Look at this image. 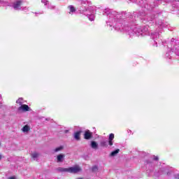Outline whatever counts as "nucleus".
Returning a JSON list of instances; mask_svg holds the SVG:
<instances>
[{"mask_svg":"<svg viewBox=\"0 0 179 179\" xmlns=\"http://www.w3.org/2000/svg\"><path fill=\"white\" fill-rule=\"evenodd\" d=\"M154 160L157 162V160H159V157L154 156Z\"/></svg>","mask_w":179,"mask_h":179,"instance_id":"nucleus-30","label":"nucleus"},{"mask_svg":"<svg viewBox=\"0 0 179 179\" xmlns=\"http://www.w3.org/2000/svg\"><path fill=\"white\" fill-rule=\"evenodd\" d=\"M69 8L70 12L73 13V12L76 11V9H75V7H73V6H69Z\"/></svg>","mask_w":179,"mask_h":179,"instance_id":"nucleus-25","label":"nucleus"},{"mask_svg":"<svg viewBox=\"0 0 179 179\" xmlns=\"http://www.w3.org/2000/svg\"><path fill=\"white\" fill-rule=\"evenodd\" d=\"M122 29L127 31V30H129V27H128L127 29L124 27V28H123Z\"/></svg>","mask_w":179,"mask_h":179,"instance_id":"nucleus-34","label":"nucleus"},{"mask_svg":"<svg viewBox=\"0 0 179 179\" xmlns=\"http://www.w3.org/2000/svg\"><path fill=\"white\" fill-rule=\"evenodd\" d=\"M118 153H120V149H117V150L113 151L110 154V157H114V156H115L116 155H118Z\"/></svg>","mask_w":179,"mask_h":179,"instance_id":"nucleus-18","label":"nucleus"},{"mask_svg":"<svg viewBox=\"0 0 179 179\" xmlns=\"http://www.w3.org/2000/svg\"><path fill=\"white\" fill-rule=\"evenodd\" d=\"M57 170L61 173H70L71 174H76L80 171H82V169H80V166L78 165L70 167V168L59 167Z\"/></svg>","mask_w":179,"mask_h":179,"instance_id":"nucleus-1","label":"nucleus"},{"mask_svg":"<svg viewBox=\"0 0 179 179\" xmlns=\"http://www.w3.org/2000/svg\"><path fill=\"white\" fill-rule=\"evenodd\" d=\"M150 6L151 7V9H153V8H155V6H156V4L150 5Z\"/></svg>","mask_w":179,"mask_h":179,"instance_id":"nucleus-32","label":"nucleus"},{"mask_svg":"<svg viewBox=\"0 0 179 179\" xmlns=\"http://www.w3.org/2000/svg\"><path fill=\"white\" fill-rule=\"evenodd\" d=\"M156 17V15L154 13L151 14L145 15L144 13H140V19L143 23H148L149 22H153L155 18Z\"/></svg>","mask_w":179,"mask_h":179,"instance_id":"nucleus-3","label":"nucleus"},{"mask_svg":"<svg viewBox=\"0 0 179 179\" xmlns=\"http://www.w3.org/2000/svg\"><path fill=\"white\" fill-rule=\"evenodd\" d=\"M38 156H40V154H38V152H34L31 154V157L32 159H34V160H36V159H37Z\"/></svg>","mask_w":179,"mask_h":179,"instance_id":"nucleus-21","label":"nucleus"},{"mask_svg":"<svg viewBox=\"0 0 179 179\" xmlns=\"http://www.w3.org/2000/svg\"><path fill=\"white\" fill-rule=\"evenodd\" d=\"M131 2H136V3H138V5H140L142 8H145V9H148V10H150V8L149 7V5L146 3V1L144 0H130Z\"/></svg>","mask_w":179,"mask_h":179,"instance_id":"nucleus-6","label":"nucleus"},{"mask_svg":"<svg viewBox=\"0 0 179 179\" xmlns=\"http://www.w3.org/2000/svg\"><path fill=\"white\" fill-rule=\"evenodd\" d=\"M18 111H23L24 113H26V111H31V109L27 105L23 104L18 108Z\"/></svg>","mask_w":179,"mask_h":179,"instance_id":"nucleus-9","label":"nucleus"},{"mask_svg":"<svg viewBox=\"0 0 179 179\" xmlns=\"http://www.w3.org/2000/svg\"><path fill=\"white\" fill-rule=\"evenodd\" d=\"M23 98H19L17 101L16 103L17 104H20V106H22V104H23Z\"/></svg>","mask_w":179,"mask_h":179,"instance_id":"nucleus-24","label":"nucleus"},{"mask_svg":"<svg viewBox=\"0 0 179 179\" xmlns=\"http://www.w3.org/2000/svg\"><path fill=\"white\" fill-rule=\"evenodd\" d=\"M0 4L2 5V6H9V3L6 1H3L2 0H0Z\"/></svg>","mask_w":179,"mask_h":179,"instance_id":"nucleus-23","label":"nucleus"},{"mask_svg":"<svg viewBox=\"0 0 179 179\" xmlns=\"http://www.w3.org/2000/svg\"><path fill=\"white\" fill-rule=\"evenodd\" d=\"M134 33H136V31L138 32V34H143L142 33H146L149 31V26H145L144 28H136L134 29Z\"/></svg>","mask_w":179,"mask_h":179,"instance_id":"nucleus-7","label":"nucleus"},{"mask_svg":"<svg viewBox=\"0 0 179 179\" xmlns=\"http://www.w3.org/2000/svg\"><path fill=\"white\" fill-rule=\"evenodd\" d=\"M98 147H99V144H97L96 141L91 142V148H92V149H97Z\"/></svg>","mask_w":179,"mask_h":179,"instance_id":"nucleus-19","label":"nucleus"},{"mask_svg":"<svg viewBox=\"0 0 179 179\" xmlns=\"http://www.w3.org/2000/svg\"><path fill=\"white\" fill-rule=\"evenodd\" d=\"M2 159V155H0V160Z\"/></svg>","mask_w":179,"mask_h":179,"instance_id":"nucleus-38","label":"nucleus"},{"mask_svg":"<svg viewBox=\"0 0 179 179\" xmlns=\"http://www.w3.org/2000/svg\"><path fill=\"white\" fill-rule=\"evenodd\" d=\"M103 12V15H106V16H109V17H110V22H113V19H114V22H117V19L120 17V14H117V12L113 11L110 8H106Z\"/></svg>","mask_w":179,"mask_h":179,"instance_id":"nucleus-2","label":"nucleus"},{"mask_svg":"<svg viewBox=\"0 0 179 179\" xmlns=\"http://www.w3.org/2000/svg\"><path fill=\"white\" fill-rule=\"evenodd\" d=\"M178 179H179V178Z\"/></svg>","mask_w":179,"mask_h":179,"instance_id":"nucleus-41","label":"nucleus"},{"mask_svg":"<svg viewBox=\"0 0 179 179\" xmlns=\"http://www.w3.org/2000/svg\"><path fill=\"white\" fill-rule=\"evenodd\" d=\"M8 179H16V178H15V176H12V177H10Z\"/></svg>","mask_w":179,"mask_h":179,"instance_id":"nucleus-35","label":"nucleus"},{"mask_svg":"<svg viewBox=\"0 0 179 179\" xmlns=\"http://www.w3.org/2000/svg\"><path fill=\"white\" fill-rule=\"evenodd\" d=\"M62 149H64V147H63V146H59V147L56 148L55 149V152H59V151L62 150Z\"/></svg>","mask_w":179,"mask_h":179,"instance_id":"nucleus-26","label":"nucleus"},{"mask_svg":"<svg viewBox=\"0 0 179 179\" xmlns=\"http://www.w3.org/2000/svg\"><path fill=\"white\" fill-rule=\"evenodd\" d=\"M54 8H55V7H54V6H48V8H49V9H54Z\"/></svg>","mask_w":179,"mask_h":179,"instance_id":"nucleus-33","label":"nucleus"},{"mask_svg":"<svg viewBox=\"0 0 179 179\" xmlns=\"http://www.w3.org/2000/svg\"><path fill=\"white\" fill-rule=\"evenodd\" d=\"M88 17V19L91 21L93 22L94 20V13H92L90 15H87Z\"/></svg>","mask_w":179,"mask_h":179,"instance_id":"nucleus-22","label":"nucleus"},{"mask_svg":"<svg viewBox=\"0 0 179 179\" xmlns=\"http://www.w3.org/2000/svg\"><path fill=\"white\" fill-rule=\"evenodd\" d=\"M64 132L65 134H68V132H69V130H65Z\"/></svg>","mask_w":179,"mask_h":179,"instance_id":"nucleus-36","label":"nucleus"},{"mask_svg":"<svg viewBox=\"0 0 179 179\" xmlns=\"http://www.w3.org/2000/svg\"><path fill=\"white\" fill-rule=\"evenodd\" d=\"M24 9H26V7L24 8H23V10H24Z\"/></svg>","mask_w":179,"mask_h":179,"instance_id":"nucleus-39","label":"nucleus"},{"mask_svg":"<svg viewBox=\"0 0 179 179\" xmlns=\"http://www.w3.org/2000/svg\"><path fill=\"white\" fill-rule=\"evenodd\" d=\"M163 1H164V2H169V0H163ZM155 3H162V0H157V1H155Z\"/></svg>","mask_w":179,"mask_h":179,"instance_id":"nucleus-27","label":"nucleus"},{"mask_svg":"<svg viewBox=\"0 0 179 179\" xmlns=\"http://www.w3.org/2000/svg\"><path fill=\"white\" fill-rule=\"evenodd\" d=\"M80 5L81 6L80 8H83V9H87L90 7L89 6V1H81Z\"/></svg>","mask_w":179,"mask_h":179,"instance_id":"nucleus-12","label":"nucleus"},{"mask_svg":"<svg viewBox=\"0 0 179 179\" xmlns=\"http://www.w3.org/2000/svg\"><path fill=\"white\" fill-rule=\"evenodd\" d=\"M156 26H157V27H159L158 30H161V29H163V21L159 20V21L157 22Z\"/></svg>","mask_w":179,"mask_h":179,"instance_id":"nucleus-17","label":"nucleus"},{"mask_svg":"<svg viewBox=\"0 0 179 179\" xmlns=\"http://www.w3.org/2000/svg\"><path fill=\"white\" fill-rule=\"evenodd\" d=\"M80 12L85 16H88L92 15V13H94V8L92 6L87 7L85 9L83 8H80Z\"/></svg>","mask_w":179,"mask_h":179,"instance_id":"nucleus-5","label":"nucleus"},{"mask_svg":"<svg viewBox=\"0 0 179 179\" xmlns=\"http://www.w3.org/2000/svg\"><path fill=\"white\" fill-rule=\"evenodd\" d=\"M42 3H45V5H47V3H48V1H47V0H42Z\"/></svg>","mask_w":179,"mask_h":179,"instance_id":"nucleus-29","label":"nucleus"},{"mask_svg":"<svg viewBox=\"0 0 179 179\" xmlns=\"http://www.w3.org/2000/svg\"><path fill=\"white\" fill-rule=\"evenodd\" d=\"M65 157V155L63 154H60L59 155H57V163H62V162H64V159Z\"/></svg>","mask_w":179,"mask_h":179,"instance_id":"nucleus-15","label":"nucleus"},{"mask_svg":"<svg viewBox=\"0 0 179 179\" xmlns=\"http://www.w3.org/2000/svg\"><path fill=\"white\" fill-rule=\"evenodd\" d=\"M121 25V23H120V22H117V26L118 27V26H120Z\"/></svg>","mask_w":179,"mask_h":179,"instance_id":"nucleus-37","label":"nucleus"},{"mask_svg":"<svg viewBox=\"0 0 179 179\" xmlns=\"http://www.w3.org/2000/svg\"><path fill=\"white\" fill-rule=\"evenodd\" d=\"M97 170H99V169L97 168V166H93L92 167V171L93 172H96V171H97Z\"/></svg>","mask_w":179,"mask_h":179,"instance_id":"nucleus-28","label":"nucleus"},{"mask_svg":"<svg viewBox=\"0 0 179 179\" xmlns=\"http://www.w3.org/2000/svg\"><path fill=\"white\" fill-rule=\"evenodd\" d=\"M0 146H1V143H0Z\"/></svg>","mask_w":179,"mask_h":179,"instance_id":"nucleus-40","label":"nucleus"},{"mask_svg":"<svg viewBox=\"0 0 179 179\" xmlns=\"http://www.w3.org/2000/svg\"><path fill=\"white\" fill-rule=\"evenodd\" d=\"M100 145L102 148H107L108 146V141H101Z\"/></svg>","mask_w":179,"mask_h":179,"instance_id":"nucleus-16","label":"nucleus"},{"mask_svg":"<svg viewBox=\"0 0 179 179\" xmlns=\"http://www.w3.org/2000/svg\"><path fill=\"white\" fill-rule=\"evenodd\" d=\"M92 136H93V134L92 132H90V131H89V130L85 131V132L84 134L85 139H87V140L91 139V138Z\"/></svg>","mask_w":179,"mask_h":179,"instance_id":"nucleus-10","label":"nucleus"},{"mask_svg":"<svg viewBox=\"0 0 179 179\" xmlns=\"http://www.w3.org/2000/svg\"><path fill=\"white\" fill-rule=\"evenodd\" d=\"M115 30H122V29L121 27H115Z\"/></svg>","mask_w":179,"mask_h":179,"instance_id":"nucleus-31","label":"nucleus"},{"mask_svg":"<svg viewBox=\"0 0 179 179\" xmlns=\"http://www.w3.org/2000/svg\"><path fill=\"white\" fill-rule=\"evenodd\" d=\"M108 143L109 146H113V145H114V134H110L109 135Z\"/></svg>","mask_w":179,"mask_h":179,"instance_id":"nucleus-11","label":"nucleus"},{"mask_svg":"<svg viewBox=\"0 0 179 179\" xmlns=\"http://www.w3.org/2000/svg\"><path fill=\"white\" fill-rule=\"evenodd\" d=\"M22 132H29L30 131V127L29 125H25L22 129Z\"/></svg>","mask_w":179,"mask_h":179,"instance_id":"nucleus-20","label":"nucleus"},{"mask_svg":"<svg viewBox=\"0 0 179 179\" xmlns=\"http://www.w3.org/2000/svg\"><path fill=\"white\" fill-rule=\"evenodd\" d=\"M176 45V39L174 38H173L170 42V43H169L167 45V47L169 48H171V51H173L175 52V54L176 55H178L179 57V49L177 48Z\"/></svg>","mask_w":179,"mask_h":179,"instance_id":"nucleus-4","label":"nucleus"},{"mask_svg":"<svg viewBox=\"0 0 179 179\" xmlns=\"http://www.w3.org/2000/svg\"><path fill=\"white\" fill-rule=\"evenodd\" d=\"M82 134V131H78L74 133L73 138L76 141H80V134Z\"/></svg>","mask_w":179,"mask_h":179,"instance_id":"nucleus-13","label":"nucleus"},{"mask_svg":"<svg viewBox=\"0 0 179 179\" xmlns=\"http://www.w3.org/2000/svg\"><path fill=\"white\" fill-rule=\"evenodd\" d=\"M159 36H160V32H159V31L151 33V37L153 40H155V38H159Z\"/></svg>","mask_w":179,"mask_h":179,"instance_id":"nucleus-14","label":"nucleus"},{"mask_svg":"<svg viewBox=\"0 0 179 179\" xmlns=\"http://www.w3.org/2000/svg\"><path fill=\"white\" fill-rule=\"evenodd\" d=\"M22 3H23V1L22 0H18L13 3L12 7L13 9H15V10H20V6H22Z\"/></svg>","mask_w":179,"mask_h":179,"instance_id":"nucleus-8","label":"nucleus"}]
</instances>
